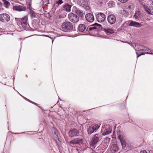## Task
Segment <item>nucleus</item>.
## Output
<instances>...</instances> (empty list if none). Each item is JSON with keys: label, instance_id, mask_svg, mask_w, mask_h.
Returning a JSON list of instances; mask_svg holds the SVG:
<instances>
[{"label": "nucleus", "instance_id": "36", "mask_svg": "<svg viewBox=\"0 0 153 153\" xmlns=\"http://www.w3.org/2000/svg\"><path fill=\"white\" fill-rule=\"evenodd\" d=\"M144 48L145 49V51H148L149 50L148 49V48Z\"/></svg>", "mask_w": 153, "mask_h": 153}, {"label": "nucleus", "instance_id": "12", "mask_svg": "<svg viewBox=\"0 0 153 153\" xmlns=\"http://www.w3.org/2000/svg\"><path fill=\"white\" fill-rule=\"evenodd\" d=\"M108 21L111 24H114L116 21V18L115 16L113 14L109 15L107 18Z\"/></svg>", "mask_w": 153, "mask_h": 153}, {"label": "nucleus", "instance_id": "22", "mask_svg": "<svg viewBox=\"0 0 153 153\" xmlns=\"http://www.w3.org/2000/svg\"><path fill=\"white\" fill-rule=\"evenodd\" d=\"M119 13L120 14H122L125 16H127L128 14V12L124 9L121 10Z\"/></svg>", "mask_w": 153, "mask_h": 153}, {"label": "nucleus", "instance_id": "4", "mask_svg": "<svg viewBox=\"0 0 153 153\" xmlns=\"http://www.w3.org/2000/svg\"><path fill=\"white\" fill-rule=\"evenodd\" d=\"M100 27L101 28L102 26L96 23L94 24L91 25L90 27L88 26L87 29V30H89L92 32L96 29H100Z\"/></svg>", "mask_w": 153, "mask_h": 153}, {"label": "nucleus", "instance_id": "1", "mask_svg": "<svg viewBox=\"0 0 153 153\" xmlns=\"http://www.w3.org/2000/svg\"><path fill=\"white\" fill-rule=\"evenodd\" d=\"M102 136L101 134H96L94 135L91 138L90 145L91 146L93 147L101 141Z\"/></svg>", "mask_w": 153, "mask_h": 153}, {"label": "nucleus", "instance_id": "30", "mask_svg": "<svg viewBox=\"0 0 153 153\" xmlns=\"http://www.w3.org/2000/svg\"><path fill=\"white\" fill-rule=\"evenodd\" d=\"M118 1H119L121 3H125L127 2L128 0H117Z\"/></svg>", "mask_w": 153, "mask_h": 153}, {"label": "nucleus", "instance_id": "24", "mask_svg": "<svg viewBox=\"0 0 153 153\" xmlns=\"http://www.w3.org/2000/svg\"><path fill=\"white\" fill-rule=\"evenodd\" d=\"M3 1L4 6L6 8H8L10 5L9 2L5 0H3Z\"/></svg>", "mask_w": 153, "mask_h": 153}, {"label": "nucleus", "instance_id": "16", "mask_svg": "<svg viewBox=\"0 0 153 153\" xmlns=\"http://www.w3.org/2000/svg\"><path fill=\"white\" fill-rule=\"evenodd\" d=\"M27 17L25 16L21 19V23L22 25L24 27H26L27 25Z\"/></svg>", "mask_w": 153, "mask_h": 153}, {"label": "nucleus", "instance_id": "3", "mask_svg": "<svg viewBox=\"0 0 153 153\" xmlns=\"http://www.w3.org/2000/svg\"><path fill=\"white\" fill-rule=\"evenodd\" d=\"M68 17L69 20L74 23H77L79 20V17L76 15L72 13L68 14Z\"/></svg>", "mask_w": 153, "mask_h": 153}, {"label": "nucleus", "instance_id": "7", "mask_svg": "<svg viewBox=\"0 0 153 153\" xmlns=\"http://www.w3.org/2000/svg\"><path fill=\"white\" fill-rule=\"evenodd\" d=\"M97 21L99 22H102L104 21L105 19V15L102 13H99L96 15Z\"/></svg>", "mask_w": 153, "mask_h": 153}, {"label": "nucleus", "instance_id": "5", "mask_svg": "<svg viewBox=\"0 0 153 153\" xmlns=\"http://www.w3.org/2000/svg\"><path fill=\"white\" fill-rule=\"evenodd\" d=\"M10 19V16L6 13H2L0 14V21L4 23L9 22Z\"/></svg>", "mask_w": 153, "mask_h": 153}, {"label": "nucleus", "instance_id": "11", "mask_svg": "<svg viewBox=\"0 0 153 153\" xmlns=\"http://www.w3.org/2000/svg\"><path fill=\"white\" fill-rule=\"evenodd\" d=\"M110 140V139L109 138H105V140L100 145V147H101V149L102 150L106 149L108 146V144L107 141L105 142V141H108L109 142Z\"/></svg>", "mask_w": 153, "mask_h": 153}, {"label": "nucleus", "instance_id": "31", "mask_svg": "<svg viewBox=\"0 0 153 153\" xmlns=\"http://www.w3.org/2000/svg\"><path fill=\"white\" fill-rule=\"evenodd\" d=\"M63 1H62V0H59L57 3L58 4H61L63 3Z\"/></svg>", "mask_w": 153, "mask_h": 153}, {"label": "nucleus", "instance_id": "18", "mask_svg": "<svg viewBox=\"0 0 153 153\" xmlns=\"http://www.w3.org/2000/svg\"><path fill=\"white\" fill-rule=\"evenodd\" d=\"M86 27L84 25L80 24L79 25L78 27V30L79 32H82L86 29Z\"/></svg>", "mask_w": 153, "mask_h": 153}, {"label": "nucleus", "instance_id": "15", "mask_svg": "<svg viewBox=\"0 0 153 153\" xmlns=\"http://www.w3.org/2000/svg\"><path fill=\"white\" fill-rule=\"evenodd\" d=\"M13 9L19 11H25L26 8L22 4L21 5H16L13 7Z\"/></svg>", "mask_w": 153, "mask_h": 153}, {"label": "nucleus", "instance_id": "21", "mask_svg": "<svg viewBox=\"0 0 153 153\" xmlns=\"http://www.w3.org/2000/svg\"><path fill=\"white\" fill-rule=\"evenodd\" d=\"M103 30L105 31L106 33H110V34H112L114 33V31L113 30L111 29H106L104 28Z\"/></svg>", "mask_w": 153, "mask_h": 153}, {"label": "nucleus", "instance_id": "9", "mask_svg": "<svg viewBox=\"0 0 153 153\" xmlns=\"http://www.w3.org/2000/svg\"><path fill=\"white\" fill-rule=\"evenodd\" d=\"M68 134L70 137L78 136L79 134V131L75 129H71L69 131Z\"/></svg>", "mask_w": 153, "mask_h": 153}, {"label": "nucleus", "instance_id": "10", "mask_svg": "<svg viewBox=\"0 0 153 153\" xmlns=\"http://www.w3.org/2000/svg\"><path fill=\"white\" fill-rule=\"evenodd\" d=\"M142 5L143 9L148 14H152V13H153V7L152 6H149L148 7V6L145 4H142Z\"/></svg>", "mask_w": 153, "mask_h": 153}, {"label": "nucleus", "instance_id": "6", "mask_svg": "<svg viewBox=\"0 0 153 153\" xmlns=\"http://www.w3.org/2000/svg\"><path fill=\"white\" fill-rule=\"evenodd\" d=\"M99 127L98 125L97 124L92 125L89 126L88 128L87 132L88 134L90 135L94 132L95 131L97 130Z\"/></svg>", "mask_w": 153, "mask_h": 153}, {"label": "nucleus", "instance_id": "32", "mask_svg": "<svg viewBox=\"0 0 153 153\" xmlns=\"http://www.w3.org/2000/svg\"><path fill=\"white\" fill-rule=\"evenodd\" d=\"M144 54H145L144 53H140L139 55H138V56H137V58H138V57H139V56H140L141 55H144Z\"/></svg>", "mask_w": 153, "mask_h": 153}, {"label": "nucleus", "instance_id": "26", "mask_svg": "<svg viewBox=\"0 0 153 153\" xmlns=\"http://www.w3.org/2000/svg\"><path fill=\"white\" fill-rule=\"evenodd\" d=\"M123 149H124L126 146V144L125 140H122L120 142Z\"/></svg>", "mask_w": 153, "mask_h": 153}, {"label": "nucleus", "instance_id": "25", "mask_svg": "<svg viewBox=\"0 0 153 153\" xmlns=\"http://www.w3.org/2000/svg\"><path fill=\"white\" fill-rule=\"evenodd\" d=\"M29 14L32 18L36 17V13L34 11H32L29 13Z\"/></svg>", "mask_w": 153, "mask_h": 153}, {"label": "nucleus", "instance_id": "19", "mask_svg": "<svg viewBox=\"0 0 153 153\" xmlns=\"http://www.w3.org/2000/svg\"><path fill=\"white\" fill-rule=\"evenodd\" d=\"M141 14L139 11L136 12L133 16V18L137 20H139L141 19Z\"/></svg>", "mask_w": 153, "mask_h": 153}, {"label": "nucleus", "instance_id": "27", "mask_svg": "<svg viewBox=\"0 0 153 153\" xmlns=\"http://www.w3.org/2000/svg\"><path fill=\"white\" fill-rule=\"evenodd\" d=\"M75 12L76 14L81 17L82 15L81 11L79 9H76L75 10Z\"/></svg>", "mask_w": 153, "mask_h": 153}, {"label": "nucleus", "instance_id": "39", "mask_svg": "<svg viewBox=\"0 0 153 153\" xmlns=\"http://www.w3.org/2000/svg\"><path fill=\"white\" fill-rule=\"evenodd\" d=\"M142 1H144V0H141ZM149 1H151V0H148Z\"/></svg>", "mask_w": 153, "mask_h": 153}, {"label": "nucleus", "instance_id": "8", "mask_svg": "<svg viewBox=\"0 0 153 153\" xmlns=\"http://www.w3.org/2000/svg\"><path fill=\"white\" fill-rule=\"evenodd\" d=\"M83 139L80 137L76 138L69 142L70 144H73L80 145L83 143Z\"/></svg>", "mask_w": 153, "mask_h": 153}, {"label": "nucleus", "instance_id": "28", "mask_svg": "<svg viewBox=\"0 0 153 153\" xmlns=\"http://www.w3.org/2000/svg\"><path fill=\"white\" fill-rule=\"evenodd\" d=\"M102 150L101 149V147H100V145L99 146L97 147L95 151H96L97 153L101 152H102Z\"/></svg>", "mask_w": 153, "mask_h": 153}, {"label": "nucleus", "instance_id": "38", "mask_svg": "<svg viewBox=\"0 0 153 153\" xmlns=\"http://www.w3.org/2000/svg\"><path fill=\"white\" fill-rule=\"evenodd\" d=\"M2 5V4L1 2L0 1V7Z\"/></svg>", "mask_w": 153, "mask_h": 153}, {"label": "nucleus", "instance_id": "34", "mask_svg": "<svg viewBox=\"0 0 153 153\" xmlns=\"http://www.w3.org/2000/svg\"><path fill=\"white\" fill-rule=\"evenodd\" d=\"M28 1H29L28 3L29 4V5L30 6V4L31 3V0H28Z\"/></svg>", "mask_w": 153, "mask_h": 153}, {"label": "nucleus", "instance_id": "35", "mask_svg": "<svg viewBox=\"0 0 153 153\" xmlns=\"http://www.w3.org/2000/svg\"><path fill=\"white\" fill-rule=\"evenodd\" d=\"M128 9H131V5H129L128 6Z\"/></svg>", "mask_w": 153, "mask_h": 153}, {"label": "nucleus", "instance_id": "40", "mask_svg": "<svg viewBox=\"0 0 153 153\" xmlns=\"http://www.w3.org/2000/svg\"><path fill=\"white\" fill-rule=\"evenodd\" d=\"M152 4L153 5V1L152 2Z\"/></svg>", "mask_w": 153, "mask_h": 153}, {"label": "nucleus", "instance_id": "29", "mask_svg": "<svg viewBox=\"0 0 153 153\" xmlns=\"http://www.w3.org/2000/svg\"><path fill=\"white\" fill-rule=\"evenodd\" d=\"M118 138L120 140V142L122 140H125L124 138L121 135H119L118 136Z\"/></svg>", "mask_w": 153, "mask_h": 153}, {"label": "nucleus", "instance_id": "2", "mask_svg": "<svg viewBox=\"0 0 153 153\" xmlns=\"http://www.w3.org/2000/svg\"><path fill=\"white\" fill-rule=\"evenodd\" d=\"M73 25L71 23L68 22H65L62 25V30L64 32H68L73 29Z\"/></svg>", "mask_w": 153, "mask_h": 153}, {"label": "nucleus", "instance_id": "13", "mask_svg": "<svg viewBox=\"0 0 153 153\" xmlns=\"http://www.w3.org/2000/svg\"><path fill=\"white\" fill-rule=\"evenodd\" d=\"M127 24L129 26H133L137 27H139L141 26V24L139 23L132 21H128Z\"/></svg>", "mask_w": 153, "mask_h": 153}, {"label": "nucleus", "instance_id": "14", "mask_svg": "<svg viewBox=\"0 0 153 153\" xmlns=\"http://www.w3.org/2000/svg\"><path fill=\"white\" fill-rule=\"evenodd\" d=\"M86 20L88 22H91L94 20V17L93 15L91 13L86 14L85 16Z\"/></svg>", "mask_w": 153, "mask_h": 153}, {"label": "nucleus", "instance_id": "17", "mask_svg": "<svg viewBox=\"0 0 153 153\" xmlns=\"http://www.w3.org/2000/svg\"><path fill=\"white\" fill-rule=\"evenodd\" d=\"M118 147L116 144L111 145V150L113 153L117 152L118 150Z\"/></svg>", "mask_w": 153, "mask_h": 153}, {"label": "nucleus", "instance_id": "37", "mask_svg": "<svg viewBox=\"0 0 153 153\" xmlns=\"http://www.w3.org/2000/svg\"><path fill=\"white\" fill-rule=\"evenodd\" d=\"M149 53V54H153L152 53H148V52H147V53Z\"/></svg>", "mask_w": 153, "mask_h": 153}, {"label": "nucleus", "instance_id": "33", "mask_svg": "<svg viewBox=\"0 0 153 153\" xmlns=\"http://www.w3.org/2000/svg\"><path fill=\"white\" fill-rule=\"evenodd\" d=\"M140 153H147L146 151H142L140 152Z\"/></svg>", "mask_w": 153, "mask_h": 153}, {"label": "nucleus", "instance_id": "23", "mask_svg": "<svg viewBox=\"0 0 153 153\" xmlns=\"http://www.w3.org/2000/svg\"><path fill=\"white\" fill-rule=\"evenodd\" d=\"M112 131V129L110 128H107L105 130L103 134H102L103 135H106L110 134Z\"/></svg>", "mask_w": 153, "mask_h": 153}, {"label": "nucleus", "instance_id": "20", "mask_svg": "<svg viewBox=\"0 0 153 153\" xmlns=\"http://www.w3.org/2000/svg\"><path fill=\"white\" fill-rule=\"evenodd\" d=\"M71 6L68 4H65L63 6L64 9L65 10L69 12L71 11Z\"/></svg>", "mask_w": 153, "mask_h": 153}]
</instances>
